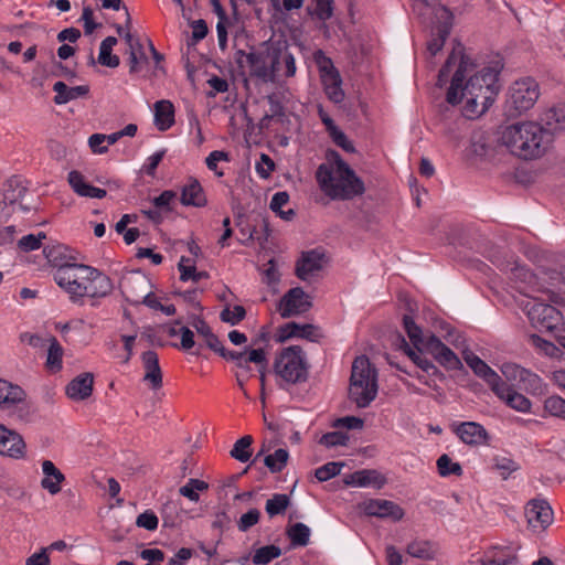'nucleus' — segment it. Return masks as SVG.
I'll list each match as a JSON object with an SVG mask.
<instances>
[{"instance_id": "55", "label": "nucleus", "mask_w": 565, "mask_h": 565, "mask_svg": "<svg viewBox=\"0 0 565 565\" xmlns=\"http://www.w3.org/2000/svg\"><path fill=\"white\" fill-rule=\"evenodd\" d=\"M274 53H277L278 57V67L280 68V65L284 64L285 66V75L287 77H291L296 73V64H295V57L291 53H289L287 50L282 51L280 49L274 47Z\"/></svg>"}, {"instance_id": "24", "label": "nucleus", "mask_w": 565, "mask_h": 565, "mask_svg": "<svg viewBox=\"0 0 565 565\" xmlns=\"http://www.w3.org/2000/svg\"><path fill=\"white\" fill-rule=\"evenodd\" d=\"M67 181L72 190L79 196L103 199L107 194L104 189L89 184L85 177L77 170H73L68 173Z\"/></svg>"}, {"instance_id": "19", "label": "nucleus", "mask_w": 565, "mask_h": 565, "mask_svg": "<svg viewBox=\"0 0 565 565\" xmlns=\"http://www.w3.org/2000/svg\"><path fill=\"white\" fill-rule=\"evenodd\" d=\"M456 435L460 440L470 446L486 445L489 439V434L484 427L476 422H465L455 428Z\"/></svg>"}, {"instance_id": "60", "label": "nucleus", "mask_w": 565, "mask_h": 565, "mask_svg": "<svg viewBox=\"0 0 565 565\" xmlns=\"http://www.w3.org/2000/svg\"><path fill=\"white\" fill-rule=\"evenodd\" d=\"M209 278V274L206 271H196L194 265H181L180 266V279L182 281L193 280L194 282L200 281L201 279Z\"/></svg>"}, {"instance_id": "12", "label": "nucleus", "mask_w": 565, "mask_h": 565, "mask_svg": "<svg viewBox=\"0 0 565 565\" xmlns=\"http://www.w3.org/2000/svg\"><path fill=\"white\" fill-rule=\"evenodd\" d=\"M462 358L473 373L482 379L494 394H500L499 385L503 382L501 376L492 370L483 360L476 355L471 350L465 348Z\"/></svg>"}, {"instance_id": "64", "label": "nucleus", "mask_w": 565, "mask_h": 565, "mask_svg": "<svg viewBox=\"0 0 565 565\" xmlns=\"http://www.w3.org/2000/svg\"><path fill=\"white\" fill-rule=\"evenodd\" d=\"M228 153L221 150L212 151L205 159V163L211 171H214L217 175H223V172L217 171V163L220 161H228Z\"/></svg>"}, {"instance_id": "47", "label": "nucleus", "mask_w": 565, "mask_h": 565, "mask_svg": "<svg viewBox=\"0 0 565 565\" xmlns=\"http://www.w3.org/2000/svg\"><path fill=\"white\" fill-rule=\"evenodd\" d=\"M281 555V548L276 545H266L257 548L252 557L255 565H267Z\"/></svg>"}, {"instance_id": "35", "label": "nucleus", "mask_w": 565, "mask_h": 565, "mask_svg": "<svg viewBox=\"0 0 565 565\" xmlns=\"http://www.w3.org/2000/svg\"><path fill=\"white\" fill-rule=\"evenodd\" d=\"M423 18L429 19L431 23H436L437 30L447 29L448 32H450L454 15L445 6H441L439 2L430 6L428 13Z\"/></svg>"}, {"instance_id": "41", "label": "nucleus", "mask_w": 565, "mask_h": 565, "mask_svg": "<svg viewBox=\"0 0 565 565\" xmlns=\"http://www.w3.org/2000/svg\"><path fill=\"white\" fill-rule=\"evenodd\" d=\"M403 327L415 349H419V345L425 348L427 339L423 337L422 329L416 324L412 316H403Z\"/></svg>"}, {"instance_id": "4", "label": "nucleus", "mask_w": 565, "mask_h": 565, "mask_svg": "<svg viewBox=\"0 0 565 565\" xmlns=\"http://www.w3.org/2000/svg\"><path fill=\"white\" fill-rule=\"evenodd\" d=\"M377 372L365 355L358 356L352 363L349 398L359 408L367 407L377 395Z\"/></svg>"}, {"instance_id": "61", "label": "nucleus", "mask_w": 565, "mask_h": 565, "mask_svg": "<svg viewBox=\"0 0 565 565\" xmlns=\"http://www.w3.org/2000/svg\"><path fill=\"white\" fill-rule=\"evenodd\" d=\"M46 235L44 233H39L36 236L33 234H29L26 236H23L19 243L18 246L23 252H30L40 248L41 241L45 238Z\"/></svg>"}, {"instance_id": "53", "label": "nucleus", "mask_w": 565, "mask_h": 565, "mask_svg": "<svg viewBox=\"0 0 565 565\" xmlns=\"http://www.w3.org/2000/svg\"><path fill=\"white\" fill-rule=\"evenodd\" d=\"M246 316V310L243 306H234L233 309L230 307L224 308L221 311L220 318L223 322L235 326L239 323Z\"/></svg>"}, {"instance_id": "18", "label": "nucleus", "mask_w": 565, "mask_h": 565, "mask_svg": "<svg viewBox=\"0 0 565 565\" xmlns=\"http://www.w3.org/2000/svg\"><path fill=\"white\" fill-rule=\"evenodd\" d=\"M319 329L313 324H299L297 322H288L278 330L277 342L282 343L291 338H301L309 341H318Z\"/></svg>"}, {"instance_id": "7", "label": "nucleus", "mask_w": 565, "mask_h": 565, "mask_svg": "<svg viewBox=\"0 0 565 565\" xmlns=\"http://www.w3.org/2000/svg\"><path fill=\"white\" fill-rule=\"evenodd\" d=\"M53 248H44L47 260L55 263V265L58 266L54 275V280L56 284L74 297H85L83 290L87 285V278H89L92 267L76 263H65L58 265L56 263L57 257L53 256Z\"/></svg>"}, {"instance_id": "33", "label": "nucleus", "mask_w": 565, "mask_h": 565, "mask_svg": "<svg viewBox=\"0 0 565 565\" xmlns=\"http://www.w3.org/2000/svg\"><path fill=\"white\" fill-rule=\"evenodd\" d=\"M399 348L418 367L427 373L431 372L433 374H436L438 372L433 362L423 355V345H419V349H413L403 337H399Z\"/></svg>"}, {"instance_id": "2", "label": "nucleus", "mask_w": 565, "mask_h": 565, "mask_svg": "<svg viewBox=\"0 0 565 565\" xmlns=\"http://www.w3.org/2000/svg\"><path fill=\"white\" fill-rule=\"evenodd\" d=\"M502 146L524 160L542 157L553 140L551 134L543 126L534 121H523L511 125L504 129L501 136Z\"/></svg>"}, {"instance_id": "45", "label": "nucleus", "mask_w": 565, "mask_h": 565, "mask_svg": "<svg viewBox=\"0 0 565 565\" xmlns=\"http://www.w3.org/2000/svg\"><path fill=\"white\" fill-rule=\"evenodd\" d=\"M307 12L320 21H327L333 14L332 0H312V3L307 7Z\"/></svg>"}, {"instance_id": "59", "label": "nucleus", "mask_w": 565, "mask_h": 565, "mask_svg": "<svg viewBox=\"0 0 565 565\" xmlns=\"http://www.w3.org/2000/svg\"><path fill=\"white\" fill-rule=\"evenodd\" d=\"M159 524L158 516L151 510H147L140 513L136 519V525L138 527L146 529L148 531L157 530Z\"/></svg>"}, {"instance_id": "54", "label": "nucleus", "mask_w": 565, "mask_h": 565, "mask_svg": "<svg viewBox=\"0 0 565 565\" xmlns=\"http://www.w3.org/2000/svg\"><path fill=\"white\" fill-rule=\"evenodd\" d=\"M344 466L343 462H328L315 471V476L319 481H327L341 472V468Z\"/></svg>"}, {"instance_id": "20", "label": "nucleus", "mask_w": 565, "mask_h": 565, "mask_svg": "<svg viewBox=\"0 0 565 565\" xmlns=\"http://www.w3.org/2000/svg\"><path fill=\"white\" fill-rule=\"evenodd\" d=\"M94 374L85 372L74 377L66 386V395L75 401L87 399L93 393Z\"/></svg>"}, {"instance_id": "14", "label": "nucleus", "mask_w": 565, "mask_h": 565, "mask_svg": "<svg viewBox=\"0 0 565 565\" xmlns=\"http://www.w3.org/2000/svg\"><path fill=\"white\" fill-rule=\"evenodd\" d=\"M424 350L431 354L439 364L448 370L462 369V363L454 351H451L434 334L427 338Z\"/></svg>"}, {"instance_id": "23", "label": "nucleus", "mask_w": 565, "mask_h": 565, "mask_svg": "<svg viewBox=\"0 0 565 565\" xmlns=\"http://www.w3.org/2000/svg\"><path fill=\"white\" fill-rule=\"evenodd\" d=\"M495 153L497 148L492 146L484 132L476 131L471 135L468 156L491 161L494 159Z\"/></svg>"}, {"instance_id": "51", "label": "nucleus", "mask_w": 565, "mask_h": 565, "mask_svg": "<svg viewBox=\"0 0 565 565\" xmlns=\"http://www.w3.org/2000/svg\"><path fill=\"white\" fill-rule=\"evenodd\" d=\"M532 344L543 351L546 355L551 358H561L563 352L559 344L556 345L554 342L547 339H543L536 334L531 335Z\"/></svg>"}, {"instance_id": "46", "label": "nucleus", "mask_w": 565, "mask_h": 565, "mask_svg": "<svg viewBox=\"0 0 565 565\" xmlns=\"http://www.w3.org/2000/svg\"><path fill=\"white\" fill-rule=\"evenodd\" d=\"M207 489V482L192 478L179 489V493L188 498L190 501L198 502L200 500L199 492L206 491Z\"/></svg>"}, {"instance_id": "5", "label": "nucleus", "mask_w": 565, "mask_h": 565, "mask_svg": "<svg viewBox=\"0 0 565 565\" xmlns=\"http://www.w3.org/2000/svg\"><path fill=\"white\" fill-rule=\"evenodd\" d=\"M274 372L287 384H300L308 380L309 364L299 345L282 349L275 358Z\"/></svg>"}, {"instance_id": "40", "label": "nucleus", "mask_w": 565, "mask_h": 565, "mask_svg": "<svg viewBox=\"0 0 565 565\" xmlns=\"http://www.w3.org/2000/svg\"><path fill=\"white\" fill-rule=\"evenodd\" d=\"M23 392L7 381L0 380V406L9 407L22 399Z\"/></svg>"}, {"instance_id": "9", "label": "nucleus", "mask_w": 565, "mask_h": 565, "mask_svg": "<svg viewBox=\"0 0 565 565\" xmlns=\"http://www.w3.org/2000/svg\"><path fill=\"white\" fill-rule=\"evenodd\" d=\"M278 55L274 53V47L266 46L260 51H250L247 56V67L253 77L259 78L264 83L275 82L279 73Z\"/></svg>"}, {"instance_id": "37", "label": "nucleus", "mask_w": 565, "mask_h": 565, "mask_svg": "<svg viewBox=\"0 0 565 565\" xmlns=\"http://www.w3.org/2000/svg\"><path fill=\"white\" fill-rule=\"evenodd\" d=\"M47 356H46V367L51 371H60L62 369V356H63V348L58 343L55 337L47 338Z\"/></svg>"}, {"instance_id": "42", "label": "nucleus", "mask_w": 565, "mask_h": 565, "mask_svg": "<svg viewBox=\"0 0 565 565\" xmlns=\"http://www.w3.org/2000/svg\"><path fill=\"white\" fill-rule=\"evenodd\" d=\"M253 444V437L250 435H245L234 444L230 455L232 458L246 462L252 457L250 446Z\"/></svg>"}, {"instance_id": "10", "label": "nucleus", "mask_w": 565, "mask_h": 565, "mask_svg": "<svg viewBox=\"0 0 565 565\" xmlns=\"http://www.w3.org/2000/svg\"><path fill=\"white\" fill-rule=\"evenodd\" d=\"M311 307L310 296L301 287H295L282 296L278 311L282 318H290L307 312Z\"/></svg>"}, {"instance_id": "38", "label": "nucleus", "mask_w": 565, "mask_h": 565, "mask_svg": "<svg viewBox=\"0 0 565 565\" xmlns=\"http://www.w3.org/2000/svg\"><path fill=\"white\" fill-rule=\"evenodd\" d=\"M26 193V188L22 185L21 181L17 178H11L7 182V188L3 192V199L6 202L12 207V212L14 211L13 205L23 199Z\"/></svg>"}, {"instance_id": "17", "label": "nucleus", "mask_w": 565, "mask_h": 565, "mask_svg": "<svg viewBox=\"0 0 565 565\" xmlns=\"http://www.w3.org/2000/svg\"><path fill=\"white\" fill-rule=\"evenodd\" d=\"M365 514L382 519L399 521L404 516V510L393 501L372 499L363 503Z\"/></svg>"}, {"instance_id": "22", "label": "nucleus", "mask_w": 565, "mask_h": 565, "mask_svg": "<svg viewBox=\"0 0 565 565\" xmlns=\"http://www.w3.org/2000/svg\"><path fill=\"white\" fill-rule=\"evenodd\" d=\"M386 482L385 477L375 469L354 471L344 479V483L353 487H374L381 489Z\"/></svg>"}, {"instance_id": "26", "label": "nucleus", "mask_w": 565, "mask_h": 565, "mask_svg": "<svg viewBox=\"0 0 565 565\" xmlns=\"http://www.w3.org/2000/svg\"><path fill=\"white\" fill-rule=\"evenodd\" d=\"M87 279V285L86 287H84L83 290V292L87 297H105L113 290V284L110 278L102 274L96 268L92 267V273H89V278Z\"/></svg>"}, {"instance_id": "58", "label": "nucleus", "mask_w": 565, "mask_h": 565, "mask_svg": "<svg viewBox=\"0 0 565 565\" xmlns=\"http://www.w3.org/2000/svg\"><path fill=\"white\" fill-rule=\"evenodd\" d=\"M260 519V511L250 509L244 513L237 521V527L241 532H247L252 526L258 523Z\"/></svg>"}, {"instance_id": "13", "label": "nucleus", "mask_w": 565, "mask_h": 565, "mask_svg": "<svg viewBox=\"0 0 565 565\" xmlns=\"http://www.w3.org/2000/svg\"><path fill=\"white\" fill-rule=\"evenodd\" d=\"M120 289L126 300L134 305H140L146 296L151 292L150 280L140 273H134L124 277Z\"/></svg>"}, {"instance_id": "15", "label": "nucleus", "mask_w": 565, "mask_h": 565, "mask_svg": "<svg viewBox=\"0 0 565 565\" xmlns=\"http://www.w3.org/2000/svg\"><path fill=\"white\" fill-rule=\"evenodd\" d=\"M471 563L472 565H516L519 563L518 548L492 546Z\"/></svg>"}, {"instance_id": "1", "label": "nucleus", "mask_w": 565, "mask_h": 565, "mask_svg": "<svg viewBox=\"0 0 565 565\" xmlns=\"http://www.w3.org/2000/svg\"><path fill=\"white\" fill-rule=\"evenodd\" d=\"M473 68V62L465 54V47L458 43L440 68L437 79V85L441 87L450 72L455 70L446 100L450 105L465 102L463 114L467 118L481 116L493 103L499 92L497 82L502 65L495 62L493 66H486L469 75Z\"/></svg>"}, {"instance_id": "31", "label": "nucleus", "mask_w": 565, "mask_h": 565, "mask_svg": "<svg viewBox=\"0 0 565 565\" xmlns=\"http://www.w3.org/2000/svg\"><path fill=\"white\" fill-rule=\"evenodd\" d=\"M500 394H495L500 399L504 401L508 406L518 412H529L531 402L524 395L515 392L505 382L499 385Z\"/></svg>"}, {"instance_id": "16", "label": "nucleus", "mask_w": 565, "mask_h": 565, "mask_svg": "<svg viewBox=\"0 0 565 565\" xmlns=\"http://www.w3.org/2000/svg\"><path fill=\"white\" fill-rule=\"evenodd\" d=\"M25 449L22 436L0 424V455L22 459L25 457Z\"/></svg>"}, {"instance_id": "49", "label": "nucleus", "mask_w": 565, "mask_h": 565, "mask_svg": "<svg viewBox=\"0 0 565 565\" xmlns=\"http://www.w3.org/2000/svg\"><path fill=\"white\" fill-rule=\"evenodd\" d=\"M502 373L509 380L520 379L521 381H524V380L529 379L531 383L539 382V377L536 375L530 373L529 371H526L523 367H520L516 364H511V363L503 364Z\"/></svg>"}, {"instance_id": "62", "label": "nucleus", "mask_w": 565, "mask_h": 565, "mask_svg": "<svg viewBox=\"0 0 565 565\" xmlns=\"http://www.w3.org/2000/svg\"><path fill=\"white\" fill-rule=\"evenodd\" d=\"M545 411L552 416L562 417L565 413V401L559 396H551L545 401Z\"/></svg>"}, {"instance_id": "39", "label": "nucleus", "mask_w": 565, "mask_h": 565, "mask_svg": "<svg viewBox=\"0 0 565 565\" xmlns=\"http://www.w3.org/2000/svg\"><path fill=\"white\" fill-rule=\"evenodd\" d=\"M191 324L196 330L198 334L204 339L206 345L211 350L214 351L220 345V339L213 333L210 326L202 318L194 317Z\"/></svg>"}, {"instance_id": "57", "label": "nucleus", "mask_w": 565, "mask_h": 565, "mask_svg": "<svg viewBox=\"0 0 565 565\" xmlns=\"http://www.w3.org/2000/svg\"><path fill=\"white\" fill-rule=\"evenodd\" d=\"M407 553L417 558H429L433 552L429 542L415 541L408 544Z\"/></svg>"}, {"instance_id": "34", "label": "nucleus", "mask_w": 565, "mask_h": 565, "mask_svg": "<svg viewBox=\"0 0 565 565\" xmlns=\"http://www.w3.org/2000/svg\"><path fill=\"white\" fill-rule=\"evenodd\" d=\"M541 120L544 130L551 134V140H553L555 134L563 131L565 111L562 107H552L544 113Z\"/></svg>"}, {"instance_id": "48", "label": "nucleus", "mask_w": 565, "mask_h": 565, "mask_svg": "<svg viewBox=\"0 0 565 565\" xmlns=\"http://www.w3.org/2000/svg\"><path fill=\"white\" fill-rule=\"evenodd\" d=\"M290 504V499L287 494L276 493L266 501L265 510L267 514L273 518L278 514L285 513Z\"/></svg>"}, {"instance_id": "50", "label": "nucleus", "mask_w": 565, "mask_h": 565, "mask_svg": "<svg viewBox=\"0 0 565 565\" xmlns=\"http://www.w3.org/2000/svg\"><path fill=\"white\" fill-rule=\"evenodd\" d=\"M437 469L441 477L462 475V468L459 462H452L451 458L444 454L437 459Z\"/></svg>"}, {"instance_id": "30", "label": "nucleus", "mask_w": 565, "mask_h": 565, "mask_svg": "<svg viewBox=\"0 0 565 565\" xmlns=\"http://www.w3.org/2000/svg\"><path fill=\"white\" fill-rule=\"evenodd\" d=\"M53 90L56 93L54 96V103L57 105H64L76 98L87 96L89 93V86L79 85L68 87L64 82L60 81L53 85Z\"/></svg>"}, {"instance_id": "3", "label": "nucleus", "mask_w": 565, "mask_h": 565, "mask_svg": "<svg viewBox=\"0 0 565 565\" xmlns=\"http://www.w3.org/2000/svg\"><path fill=\"white\" fill-rule=\"evenodd\" d=\"M316 180L321 191L331 200L350 201L365 192L363 180L351 169L333 171L330 164H320Z\"/></svg>"}, {"instance_id": "29", "label": "nucleus", "mask_w": 565, "mask_h": 565, "mask_svg": "<svg viewBox=\"0 0 565 565\" xmlns=\"http://www.w3.org/2000/svg\"><path fill=\"white\" fill-rule=\"evenodd\" d=\"M181 203L186 206L191 205L195 207L206 205L207 200L204 190L196 179L189 178L188 183L183 186L181 192Z\"/></svg>"}, {"instance_id": "63", "label": "nucleus", "mask_w": 565, "mask_h": 565, "mask_svg": "<svg viewBox=\"0 0 565 565\" xmlns=\"http://www.w3.org/2000/svg\"><path fill=\"white\" fill-rule=\"evenodd\" d=\"M177 198L175 192L171 190L163 191L159 196L153 199V205L159 211H172L171 202Z\"/></svg>"}, {"instance_id": "32", "label": "nucleus", "mask_w": 565, "mask_h": 565, "mask_svg": "<svg viewBox=\"0 0 565 565\" xmlns=\"http://www.w3.org/2000/svg\"><path fill=\"white\" fill-rule=\"evenodd\" d=\"M154 122L160 131H166L173 125L174 107L171 102L162 99L154 104Z\"/></svg>"}, {"instance_id": "11", "label": "nucleus", "mask_w": 565, "mask_h": 565, "mask_svg": "<svg viewBox=\"0 0 565 565\" xmlns=\"http://www.w3.org/2000/svg\"><path fill=\"white\" fill-rule=\"evenodd\" d=\"M327 263L326 253L321 249L302 252L301 257L296 263V276L303 281L310 280L323 269Z\"/></svg>"}, {"instance_id": "44", "label": "nucleus", "mask_w": 565, "mask_h": 565, "mask_svg": "<svg viewBox=\"0 0 565 565\" xmlns=\"http://www.w3.org/2000/svg\"><path fill=\"white\" fill-rule=\"evenodd\" d=\"M286 533L294 546H306L309 543L310 529L303 523H295Z\"/></svg>"}, {"instance_id": "6", "label": "nucleus", "mask_w": 565, "mask_h": 565, "mask_svg": "<svg viewBox=\"0 0 565 565\" xmlns=\"http://www.w3.org/2000/svg\"><path fill=\"white\" fill-rule=\"evenodd\" d=\"M524 310L533 327L545 329L561 347H565V322L561 310L535 300L527 301Z\"/></svg>"}, {"instance_id": "36", "label": "nucleus", "mask_w": 565, "mask_h": 565, "mask_svg": "<svg viewBox=\"0 0 565 565\" xmlns=\"http://www.w3.org/2000/svg\"><path fill=\"white\" fill-rule=\"evenodd\" d=\"M324 89L328 97L334 103H341L344 93L341 88V78L338 72H330L323 79Z\"/></svg>"}, {"instance_id": "52", "label": "nucleus", "mask_w": 565, "mask_h": 565, "mask_svg": "<svg viewBox=\"0 0 565 565\" xmlns=\"http://www.w3.org/2000/svg\"><path fill=\"white\" fill-rule=\"evenodd\" d=\"M493 468L498 470L502 479L508 477L519 469V465L511 458L504 456H495L493 459Z\"/></svg>"}, {"instance_id": "43", "label": "nucleus", "mask_w": 565, "mask_h": 565, "mask_svg": "<svg viewBox=\"0 0 565 565\" xmlns=\"http://www.w3.org/2000/svg\"><path fill=\"white\" fill-rule=\"evenodd\" d=\"M288 459V451L284 448H279L274 454L267 455L264 458V463L270 472L277 473L282 471V469L287 466Z\"/></svg>"}, {"instance_id": "28", "label": "nucleus", "mask_w": 565, "mask_h": 565, "mask_svg": "<svg viewBox=\"0 0 565 565\" xmlns=\"http://www.w3.org/2000/svg\"><path fill=\"white\" fill-rule=\"evenodd\" d=\"M142 363L146 371L143 381L148 382L152 390H159L162 386V372L158 354L154 351L145 352Z\"/></svg>"}, {"instance_id": "21", "label": "nucleus", "mask_w": 565, "mask_h": 565, "mask_svg": "<svg viewBox=\"0 0 565 565\" xmlns=\"http://www.w3.org/2000/svg\"><path fill=\"white\" fill-rule=\"evenodd\" d=\"M552 509L545 501L532 500L526 509L525 516L530 526L546 527L552 521Z\"/></svg>"}, {"instance_id": "8", "label": "nucleus", "mask_w": 565, "mask_h": 565, "mask_svg": "<svg viewBox=\"0 0 565 565\" xmlns=\"http://www.w3.org/2000/svg\"><path fill=\"white\" fill-rule=\"evenodd\" d=\"M540 87L535 79L531 77L515 81L507 100V107L510 116H519L531 109L537 102Z\"/></svg>"}, {"instance_id": "56", "label": "nucleus", "mask_w": 565, "mask_h": 565, "mask_svg": "<svg viewBox=\"0 0 565 565\" xmlns=\"http://www.w3.org/2000/svg\"><path fill=\"white\" fill-rule=\"evenodd\" d=\"M349 441V436L342 431H330L324 435L319 440L320 445H323L328 448L335 446H345Z\"/></svg>"}, {"instance_id": "27", "label": "nucleus", "mask_w": 565, "mask_h": 565, "mask_svg": "<svg viewBox=\"0 0 565 565\" xmlns=\"http://www.w3.org/2000/svg\"><path fill=\"white\" fill-rule=\"evenodd\" d=\"M42 471L44 478L41 480V487L52 495L61 492L65 476L55 467L53 461L44 460L42 462Z\"/></svg>"}, {"instance_id": "25", "label": "nucleus", "mask_w": 565, "mask_h": 565, "mask_svg": "<svg viewBox=\"0 0 565 565\" xmlns=\"http://www.w3.org/2000/svg\"><path fill=\"white\" fill-rule=\"evenodd\" d=\"M67 181L72 190L79 196L103 199L107 194L104 189L89 184L85 177L77 170H73L68 173Z\"/></svg>"}]
</instances>
